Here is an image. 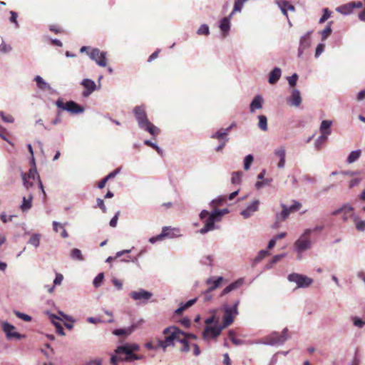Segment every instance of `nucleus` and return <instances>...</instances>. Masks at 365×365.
Segmentation results:
<instances>
[{
    "label": "nucleus",
    "instance_id": "nucleus-1",
    "mask_svg": "<svg viewBox=\"0 0 365 365\" xmlns=\"http://www.w3.org/2000/svg\"><path fill=\"white\" fill-rule=\"evenodd\" d=\"M213 212L214 210L210 212L207 210H202L200 212L199 217L204 223V227L199 230L200 234L205 235L217 228L215 223L220 220L217 214H213Z\"/></svg>",
    "mask_w": 365,
    "mask_h": 365
},
{
    "label": "nucleus",
    "instance_id": "nucleus-2",
    "mask_svg": "<svg viewBox=\"0 0 365 365\" xmlns=\"http://www.w3.org/2000/svg\"><path fill=\"white\" fill-rule=\"evenodd\" d=\"M56 107L63 111H67L72 115H78L84 112L85 108L73 100H69L66 103L61 98L55 101Z\"/></svg>",
    "mask_w": 365,
    "mask_h": 365
},
{
    "label": "nucleus",
    "instance_id": "nucleus-3",
    "mask_svg": "<svg viewBox=\"0 0 365 365\" xmlns=\"http://www.w3.org/2000/svg\"><path fill=\"white\" fill-rule=\"evenodd\" d=\"M240 304V299H236L232 306H230L227 304H225L222 306V309L224 312V314L222 317V325L227 328L230 325H231L234 322V318L235 316L238 314L237 307Z\"/></svg>",
    "mask_w": 365,
    "mask_h": 365
},
{
    "label": "nucleus",
    "instance_id": "nucleus-4",
    "mask_svg": "<svg viewBox=\"0 0 365 365\" xmlns=\"http://www.w3.org/2000/svg\"><path fill=\"white\" fill-rule=\"evenodd\" d=\"M184 331L178 327L175 331H173L168 336H165L164 339L158 341V347H160L165 351L168 346H174L175 342L180 343L182 338Z\"/></svg>",
    "mask_w": 365,
    "mask_h": 365
},
{
    "label": "nucleus",
    "instance_id": "nucleus-5",
    "mask_svg": "<svg viewBox=\"0 0 365 365\" xmlns=\"http://www.w3.org/2000/svg\"><path fill=\"white\" fill-rule=\"evenodd\" d=\"M312 233V230L311 229H306L299 239L295 241L294 250L298 255H301L303 252L311 248L312 241L310 235Z\"/></svg>",
    "mask_w": 365,
    "mask_h": 365
},
{
    "label": "nucleus",
    "instance_id": "nucleus-6",
    "mask_svg": "<svg viewBox=\"0 0 365 365\" xmlns=\"http://www.w3.org/2000/svg\"><path fill=\"white\" fill-rule=\"evenodd\" d=\"M1 329L5 334L6 339L9 341L14 339L21 340L26 338V335L16 331V327L7 321L1 322Z\"/></svg>",
    "mask_w": 365,
    "mask_h": 365
},
{
    "label": "nucleus",
    "instance_id": "nucleus-7",
    "mask_svg": "<svg viewBox=\"0 0 365 365\" xmlns=\"http://www.w3.org/2000/svg\"><path fill=\"white\" fill-rule=\"evenodd\" d=\"M225 329L222 324L206 326L202 333V337L205 341L216 339Z\"/></svg>",
    "mask_w": 365,
    "mask_h": 365
},
{
    "label": "nucleus",
    "instance_id": "nucleus-8",
    "mask_svg": "<svg viewBox=\"0 0 365 365\" xmlns=\"http://www.w3.org/2000/svg\"><path fill=\"white\" fill-rule=\"evenodd\" d=\"M302 207V204L299 202L294 201L292 205L287 207L285 205L282 204V211L276 215V223H279L285 220L291 212L298 211Z\"/></svg>",
    "mask_w": 365,
    "mask_h": 365
},
{
    "label": "nucleus",
    "instance_id": "nucleus-9",
    "mask_svg": "<svg viewBox=\"0 0 365 365\" xmlns=\"http://www.w3.org/2000/svg\"><path fill=\"white\" fill-rule=\"evenodd\" d=\"M87 54L91 60L95 61L98 66L101 67L107 66V52L101 51L98 48H93Z\"/></svg>",
    "mask_w": 365,
    "mask_h": 365
},
{
    "label": "nucleus",
    "instance_id": "nucleus-10",
    "mask_svg": "<svg viewBox=\"0 0 365 365\" xmlns=\"http://www.w3.org/2000/svg\"><path fill=\"white\" fill-rule=\"evenodd\" d=\"M288 279L290 282H294L297 283V287L302 288L309 287L313 282V279L312 278L297 273L290 274L288 276Z\"/></svg>",
    "mask_w": 365,
    "mask_h": 365
},
{
    "label": "nucleus",
    "instance_id": "nucleus-11",
    "mask_svg": "<svg viewBox=\"0 0 365 365\" xmlns=\"http://www.w3.org/2000/svg\"><path fill=\"white\" fill-rule=\"evenodd\" d=\"M133 112L140 128H144L143 125H146V123L150 121L148 118L144 106H135L133 108Z\"/></svg>",
    "mask_w": 365,
    "mask_h": 365
},
{
    "label": "nucleus",
    "instance_id": "nucleus-12",
    "mask_svg": "<svg viewBox=\"0 0 365 365\" xmlns=\"http://www.w3.org/2000/svg\"><path fill=\"white\" fill-rule=\"evenodd\" d=\"M128 345L118 346L116 349L115 350V353L125 354V356L123 359L125 361H133L135 360H140L143 359V356L135 354L133 353V351H128Z\"/></svg>",
    "mask_w": 365,
    "mask_h": 365
},
{
    "label": "nucleus",
    "instance_id": "nucleus-13",
    "mask_svg": "<svg viewBox=\"0 0 365 365\" xmlns=\"http://www.w3.org/2000/svg\"><path fill=\"white\" fill-rule=\"evenodd\" d=\"M287 329L283 330L282 333L274 332L266 337L265 343L270 345L283 344L287 339Z\"/></svg>",
    "mask_w": 365,
    "mask_h": 365
},
{
    "label": "nucleus",
    "instance_id": "nucleus-14",
    "mask_svg": "<svg viewBox=\"0 0 365 365\" xmlns=\"http://www.w3.org/2000/svg\"><path fill=\"white\" fill-rule=\"evenodd\" d=\"M81 85L83 87L84 90L82 92L83 97H88L95 91L98 90L101 84L98 86L96 84L95 81L90 78H84L81 82Z\"/></svg>",
    "mask_w": 365,
    "mask_h": 365
},
{
    "label": "nucleus",
    "instance_id": "nucleus-15",
    "mask_svg": "<svg viewBox=\"0 0 365 365\" xmlns=\"http://www.w3.org/2000/svg\"><path fill=\"white\" fill-rule=\"evenodd\" d=\"M342 215V219L344 222L347 221L349 218L354 215V208L349 204H345L341 207L333 211L331 215L336 216Z\"/></svg>",
    "mask_w": 365,
    "mask_h": 365
},
{
    "label": "nucleus",
    "instance_id": "nucleus-16",
    "mask_svg": "<svg viewBox=\"0 0 365 365\" xmlns=\"http://www.w3.org/2000/svg\"><path fill=\"white\" fill-rule=\"evenodd\" d=\"M153 296V293L144 289H139L138 291H133L130 293V297L136 301L147 302Z\"/></svg>",
    "mask_w": 365,
    "mask_h": 365
},
{
    "label": "nucleus",
    "instance_id": "nucleus-17",
    "mask_svg": "<svg viewBox=\"0 0 365 365\" xmlns=\"http://www.w3.org/2000/svg\"><path fill=\"white\" fill-rule=\"evenodd\" d=\"M46 314L50 319L51 324L55 327L56 333L60 336H65L66 333L63 325L59 322L61 319L49 311H46Z\"/></svg>",
    "mask_w": 365,
    "mask_h": 365
},
{
    "label": "nucleus",
    "instance_id": "nucleus-18",
    "mask_svg": "<svg viewBox=\"0 0 365 365\" xmlns=\"http://www.w3.org/2000/svg\"><path fill=\"white\" fill-rule=\"evenodd\" d=\"M236 125V124L235 123H232V124H230L227 128H220L219 129L217 132H215V133H212L211 135V138H216V139H218L220 140H222V141H225V142H227L228 141V138L227 137L229 132Z\"/></svg>",
    "mask_w": 365,
    "mask_h": 365
},
{
    "label": "nucleus",
    "instance_id": "nucleus-19",
    "mask_svg": "<svg viewBox=\"0 0 365 365\" xmlns=\"http://www.w3.org/2000/svg\"><path fill=\"white\" fill-rule=\"evenodd\" d=\"M137 324L134 323L128 327L116 328L113 330L112 334L116 336L128 337L137 329Z\"/></svg>",
    "mask_w": 365,
    "mask_h": 365
},
{
    "label": "nucleus",
    "instance_id": "nucleus-20",
    "mask_svg": "<svg viewBox=\"0 0 365 365\" xmlns=\"http://www.w3.org/2000/svg\"><path fill=\"white\" fill-rule=\"evenodd\" d=\"M312 32H307L300 38L299 46L298 49V56L301 57L304 50L307 49L311 45V36Z\"/></svg>",
    "mask_w": 365,
    "mask_h": 365
},
{
    "label": "nucleus",
    "instance_id": "nucleus-21",
    "mask_svg": "<svg viewBox=\"0 0 365 365\" xmlns=\"http://www.w3.org/2000/svg\"><path fill=\"white\" fill-rule=\"evenodd\" d=\"M244 282L245 280L243 278H239L237 280L231 282L229 285L223 289L220 296L223 297L230 292L239 289L244 284Z\"/></svg>",
    "mask_w": 365,
    "mask_h": 365
},
{
    "label": "nucleus",
    "instance_id": "nucleus-22",
    "mask_svg": "<svg viewBox=\"0 0 365 365\" xmlns=\"http://www.w3.org/2000/svg\"><path fill=\"white\" fill-rule=\"evenodd\" d=\"M361 7H362V4L361 2H357V3L351 2V3H349V4L342 5L341 6H339L338 8H336V11L342 14L347 15V14H351L353 11L354 9L361 8Z\"/></svg>",
    "mask_w": 365,
    "mask_h": 365
},
{
    "label": "nucleus",
    "instance_id": "nucleus-23",
    "mask_svg": "<svg viewBox=\"0 0 365 365\" xmlns=\"http://www.w3.org/2000/svg\"><path fill=\"white\" fill-rule=\"evenodd\" d=\"M232 15L230 14L227 16L224 17L221 19L219 24V28L222 31V36L224 37L227 36L230 30V19Z\"/></svg>",
    "mask_w": 365,
    "mask_h": 365
},
{
    "label": "nucleus",
    "instance_id": "nucleus-24",
    "mask_svg": "<svg viewBox=\"0 0 365 365\" xmlns=\"http://www.w3.org/2000/svg\"><path fill=\"white\" fill-rule=\"evenodd\" d=\"M197 301V297L191 299L186 302H181L179 304V307L174 311V314L177 316H181L183 312L192 305H194Z\"/></svg>",
    "mask_w": 365,
    "mask_h": 365
},
{
    "label": "nucleus",
    "instance_id": "nucleus-25",
    "mask_svg": "<svg viewBox=\"0 0 365 365\" xmlns=\"http://www.w3.org/2000/svg\"><path fill=\"white\" fill-rule=\"evenodd\" d=\"M163 232L165 234L164 237L168 239H173L177 237L180 236V234H177L175 232H179L180 230L178 228H172L171 227H163L162 229Z\"/></svg>",
    "mask_w": 365,
    "mask_h": 365
},
{
    "label": "nucleus",
    "instance_id": "nucleus-26",
    "mask_svg": "<svg viewBox=\"0 0 365 365\" xmlns=\"http://www.w3.org/2000/svg\"><path fill=\"white\" fill-rule=\"evenodd\" d=\"M32 200H33V195L31 193H30L28 196V197L24 196L22 197V202L20 205V209L23 212H26L29 210H30L32 207Z\"/></svg>",
    "mask_w": 365,
    "mask_h": 365
},
{
    "label": "nucleus",
    "instance_id": "nucleus-27",
    "mask_svg": "<svg viewBox=\"0 0 365 365\" xmlns=\"http://www.w3.org/2000/svg\"><path fill=\"white\" fill-rule=\"evenodd\" d=\"M34 81L36 82L37 87L43 91L51 90V87L41 76L37 75L34 77Z\"/></svg>",
    "mask_w": 365,
    "mask_h": 365
},
{
    "label": "nucleus",
    "instance_id": "nucleus-28",
    "mask_svg": "<svg viewBox=\"0 0 365 365\" xmlns=\"http://www.w3.org/2000/svg\"><path fill=\"white\" fill-rule=\"evenodd\" d=\"M290 104L293 106L297 107L301 104L302 98L300 93L298 90L294 89L292 96L289 98Z\"/></svg>",
    "mask_w": 365,
    "mask_h": 365
},
{
    "label": "nucleus",
    "instance_id": "nucleus-29",
    "mask_svg": "<svg viewBox=\"0 0 365 365\" xmlns=\"http://www.w3.org/2000/svg\"><path fill=\"white\" fill-rule=\"evenodd\" d=\"M276 3L286 16H287V10L294 11V6L285 0H277Z\"/></svg>",
    "mask_w": 365,
    "mask_h": 365
},
{
    "label": "nucleus",
    "instance_id": "nucleus-30",
    "mask_svg": "<svg viewBox=\"0 0 365 365\" xmlns=\"http://www.w3.org/2000/svg\"><path fill=\"white\" fill-rule=\"evenodd\" d=\"M281 75H282L281 69L277 67L274 68L269 73V83L270 84L276 83L280 78Z\"/></svg>",
    "mask_w": 365,
    "mask_h": 365
},
{
    "label": "nucleus",
    "instance_id": "nucleus-31",
    "mask_svg": "<svg viewBox=\"0 0 365 365\" xmlns=\"http://www.w3.org/2000/svg\"><path fill=\"white\" fill-rule=\"evenodd\" d=\"M143 127L144 128H141L140 129L148 132L151 135L155 136L160 133V129L153 125L150 121H148Z\"/></svg>",
    "mask_w": 365,
    "mask_h": 365
},
{
    "label": "nucleus",
    "instance_id": "nucleus-32",
    "mask_svg": "<svg viewBox=\"0 0 365 365\" xmlns=\"http://www.w3.org/2000/svg\"><path fill=\"white\" fill-rule=\"evenodd\" d=\"M223 280H224V278L222 276H219L217 277H210L208 279H207L206 284L212 285V286H215V287H216V289H217L220 286V284Z\"/></svg>",
    "mask_w": 365,
    "mask_h": 365
},
{
    "label": "nucleus",
    "instance_id": "nucleus-33",
    "mask_svg": "<svg viewBox=\"0 0 365 365\" xmlns=\"http://www.w3.org/2000/svg\"><path fill=\"white\" fill-rule=\"evenodd\" d=\"M275 155L279 158V162L278 163V168H284L285 164V150L284 148H279L275 150Z\"/></svg>",
    "mask_w": 365,
    "mask_h": 365
},
{
    "label": "nucleus",
    "instance_id": "nucleus-34",
    "mask_svg": "<svg viewBox=\"0 0 365 365\" xmlns=\"http://www.w3.org/2000/svg\"><path fill=\"white\" fill-rule=\"evenodd\" d=\"M243 172L241 170L232 173L231 183L232 185H240L242 181Z\"/></svg>",
    "mask_w": 365,
    "mask_h": 365
},
{
    "label": "nucleus",
    "instance_id": "nucleus-35",
    "mask_svg": "<svg viewBox=\"0 0 365 365\" xmlns=\"http://www.w3.org/2000/svg\"><path fill=\"white\" fill-rule=\"evenodd\" d=\"M41 235L38 233L33 234L28 241V244L34 246V247H38L40 245Z\"/></svg>",
    "mask_w": 365,
    "mask_h": 365
},
{
    "label": "nucleus",
    "instance_id": "nucleus-36",
    "mask_svg": "<svg viewBox=\"0 0 365 365\" xmlns=\"http://www.w3.org/2000/svg\"><path fill=\"white\" fill-rule=\"evenodd\" d=\"M265 172L263 170L258 175V181L255 183V187L257 189H260L264 185H268L269 183V181L268 180H264Z\"/></svg>",
    "mask_w": 365,
    "mask_h": 365
},
{
    "label": "nucleus",
    "instance_id": "nucleus-37",
    "mask_svg": "<svg viewBox=\"0 0 365 365\" xmlns=\"http://www.w3.org/2000/svg\"><path fill=\"white\" fill-rule=\"evenodd\" d=\"M259 122L257 123V126L262 131L267 130V118L264 115H260L258 116Z\"/></svg>",
    "mask_w": 365,
    "mask_h": 365
},
{
    "label": "nucleus",
    "instance_id": "nucleus-38",
    "mask_svg": "<svg viewBox=\"0 0 365 365\" xmlns=\"http://www.w3.org/2000/svg\"><path fill=\"white\" fill-rule=\"evenodd\" d=\"M71 257L74 260L83 261L84 258L81 251L78 248H73L71 251Z\"/></svg>",
    "mask_w": 365,
    "mask_h": 365
},
{
    "label": "nucleus",
    "instance_id": "nucleus-39",
    "mask_svg": "<svg viewBox=\"0 0 365 365\" xmlns=\"http://www.w3.org/2000/svg\"><path fill=\"white\" fill-rule=\"evenodd\" d=\"M331 125V121L327 120H323L322 122L321 126H320L321 133L330 134L331 133V130H330Z\"/></svg>",
    "mask_w": 365,
    "mask_h": 365
},
{
    "label": "nucleus",
    "instance_id": "nucleus-40",
    "mask_svg": "<svg viewBox=\"0 0 365 365\" xmlns=\"http://www.w3.org/2000/svg\"><path fill=\"white\" fill-rule=\"evenodd\" d=\"M20 172H21V177L23 182V185L26 188L29 189L30 187H32L34 186V183L32 182H30L28 180L27 174L24 172H23L19 168Z\"/></svg>",
    "mask_w": 365,
    "mask_h": 365
},
{
    "label": "nucleus",
    "instance_id": "nucleus-41",
    "mask_svg": "<svg viewBox=\"0 0 365 365\" xmlns=\"http://www.w3.org/2000/svg\"><path fill=\"white\" fill-rule=\"evenodd\" d=\"M361 153V152L360 150L351 151L347 158V162L349 163H352L355 162L356 160L359 158Z\"/></svg>",
    "mask_w": 365,
    "mask_h": 365
},
{
    "label": "nucleus",
    "instance_id": "nucleus-42",
    "mask_svg": "<svg viewBox=\"0 0 365 365\" xmlns=\"http://www.w3.org/2000/svg\"><path fill=\"white\" fill-rule=\"evenodd\" d=\"M105 275L103 272L98 273L96 277L93 279V284L96 288H98L101 286L103 279H104Z\"/></svg>",
    "mask_w": 365,
    "mask_h": 365
},
{
    "label": "nucleus",
    "instance_id": "nucleus-43",
    "mask_svg": "<svg viewBox=\"0 0 365 365\" xmlns=\"http://www.w3.org/2000/svg\"><path fill=\"white\" fill-rule=\"evenodd\" d=\"M263 98L260 96H256L252 99V110L255 108L259 109L262 108Z\"/></svg>",
    "mask_w": 365,
    "mask_h": 365
},
{
    "label": "nucleus",
    "instance_id": "nucleus-44",
    "mask_svg": "<svg viewBox=\"0 0 365 365\" xmlns=\"http://www.w3.org/2000/svg\"><path fill=\"white\" fill-rule=\"evenodd\" d=\"M14 313L19 319H20L24 322H29L32 320V317L26 313L21 312L17 310H15L14 312Z\"/></svg>",
    "mask_w": 365,
    "mask_h": 365
},
{
    "label": "nucleus",
    "instance_id": "nucleus-45",
    "mask_svg": "<svg viewBox=\"0 0 365 365\" xmlns=\"http://www.w3.org/2000/svg\"><path fill=\"white\" fill-rule=\"evenodd\" d=\"M213 257L212 255H207V256H205L203 257L201 260H200V263L202 264V265H207L209 266L211 269L213 267Z\"/></svg>",
    "mask_w": 365,
    "mask_h": 365
},
{
    "label": "nucleus",
    "instance_id": "nucleus-46",
    "mask_svg": "<svg viewBox=\"0 0 365 365\" xmlns=\"http://www.w3.org/2000/svg\"><path fill=\"white\" fill-rule=\"evenodd\" d=\"M198 35L208 36L210 34V28L206 24H202L197 31Z\"/></svg>",
    "mask_w": 365,
    "mask_h": 365
},
{
    "label": "nucleus",
    "instance_id": "nucleus-47",
    "mask_svg": "<svg viewBox=\"0 0 365 365\" xmlns=\"http://www.w3.org/2000/svg\"><path fill=\"white\" fill-rule=\"evenodd\" d=\"M332 24V21H330L327 26L322 31L321 34H322V39L324 41L325 39H327L329 35L331 34V24Z\"/></svg>",
    "mask_w": 365,
    "mask_h": 365
},
{
    "label": "nucleus",
    "instance_id": "nucleus-48",
    "mask_svg": "<svg viewBox=\"0 0 365 365\" xmlns=\"http://www.w3.org/2000/svg\"><path fill=\"white\" fill-rule=\"evenodd\" d=\"M164 235L165 234L163 232V231H161L159 235L150 237L148 239V242L151 244H155L157 242L163 241L165 239Z\"/></svg>",
    "mask_w": 365,
    "mask_h": 365
},
{
    "label": "nucleus",
    "instance_id": "nucleus-49",
    "mask_svg": "<svg viewBox=\"0 0 365 365\" xmlns=\"http://www.w3.org/2000/svg\"><path fill=\"white\" fill-rule=\"evenodd\" d=\"M225 197L220 195L210 201V206L215 207L217 205H220L225 202Z\"/></svg>",
    "mask_w": 365,
    "mask_h": 365
},
{
    "label": "nucleus",
    "instance_id": "nucleus-50",
    "mask_svg": "<svg viewBox=\"0 0 365 365\" xmlns=\"http://www.w3.org/2000/svg\"><path fill=\"white\" fill-rule=\"evenodd\" d=\"M230 212V210L228 208H224V209H218V208H215L214 209V212L213 214H217L218 218L220 219V220L221 221L222 220V217L229 213Z\"/></svg>",
    "mask_w": 365,
    "mask_h": 365
},
{
    "label": "nucleus",
    "instance_id": "nucleus-51",
    "mask_svg": "<svg viewBox=\"0 0 365 365\" xmlns=\"http://www.w3.org/2000/svg\"><path fill=\"white\" fill-rule=\"evenodd\" d=\"M284 255H277L274 256L270 262L266 264L267 269H270L272 267L273 264L279 262L281 259L284 257Z\"/></svg>",
    "mask_w": 365,
    "mask_h": 365
},
{
    "label": "nucleus",
    "instance_id": "nucleus-52",
    "mask_svg": "<svg viewBox=\"0 0 365 365\" xmlns=\"http://www.w3.org/2000/svg\"><path fill=\"white\" fill-rule=\"evenodd\" d=\"M205 323L208 325H220L218 324V319L215 314L210 316L205 320Z\"/></svg>",
    "mask_w": 365,
    "mask_h": 365
},
{
    "label": "nucleus",
    "instance_id": "nucleus-53",
    "mask_svg": "<svg viewBox=\"0 0 365 365\" xmlns=\"http://www.w3.org/2000/svg\"><path fill=\"white\" fill-rule=\"evenodd\" d=\"M17 18H18V14L16 11H11L9 21L11 23H12L15 25L16 28L19 27V24L18 23Z\"/></svg>",
    "mask_w": 365,
    "mask_h": 365
},
{
    "label": "nucleus",
    "instance_id": "nucleus-54",
    "mask_svg": "<svg viewBox=\"0 0 365 365\" xmlns=\"http://www.w3.org/2000/svg\"><path fill=\"white\" fill-rule=\"evenodd\" d=\"M26 174H27L28 178H31L33 180H37V181L41 179L40 175L37 172L36 168L35 171H33L32 168L31 167V168L29 169V173H26Z\"/></svg>",
    "mask_w": 365,
    "mask_h": 365
},
{
    "label": "nucleus",
    "instance_id": "nucleus-55",
    "mask_svg": "<svg viewBox=\"0 0 365 365\" xmlns=\"http://www.w3.org/2000/svg\"><path fill=\"white\" fill-rule=\"evenodd\" d=\"M243 4L238 0H236L234 4L233 9L231 12V15H233L236 12H240L243 8Z\"/></svg>",
    "mask_w": 365,
    "mask_h": 365
},
{
    "label": "nucleus",
    "instance_id": "nucleus-56",
    "mask_svg": "<svg viewBox=\"0 0 365 365\" xmlns=\"http://www.w3.org/2000/svg\"><path fill=\"white\" fill-rule=\"evenodd\" d=\"M180 344H182V348L180 349V351L182 352H188L190 349V342L187 340V339L182 338V341Z\"/></svg>",
    "mask_w": 365,
    "mask_h": 365
},
{
    "label": "nucleus",
    "instance_id": "nucleus-57",
    "mask_svg": "<svg viewBox=\"0 0 365 365\" xmlns=\"http://www.w3.org/2000/svg\"><path fill=\"white\" fill-rule=\"evenodd\" d=\"M269 254V252L267 251V250H261L258 255L254 259V262L255 263H258L262 259H264V257H266L267 256H268Z\"/></svg>",
    "mask_w": 365,
    "mask_h": 365
},
{
    "label": "nucleus",
    "instance_id": "nucleus-58",
    "mask_svg": "<svg viewBox=\"0 0 365 365\" xmlns=\"http://www.w3.org/2000/svg\"><path fill=\"white\" fill-rule=\"evenodd\" d=\"M323 12L324 14L319 19V24L324 23L331 16V11L327 8L324 9Z\"/></svg>",
    "mask_w": 365,
    "mask_h": 365
},
{
    "label": "nucleus",
    "instance_id": "nucleus-59",
    "mask_svg": "<svg viewBox=\"0 0 365 365\" xmlns=\"http://www.w3.org/2000/svg\"><path fill=\"white\" fill-rule=\"evenodd\" d=\"M0 117L1 118L2 120L5 123H14V118L13 116L9 115H6L4 112L0 111Z\"/></svg>",
    "mask_w": 365,
    "mask_h": 365
},
{
    "label": "nucleus",
    "instance_id": "nucleus-60",
    "mask_svg": "<svg viewBox=\"0 0 365 365\" xmlns=\"http://www.w3.org/2000/svg\"><path fill=\"white\" fill-rule=\"evenodd\" d=\"M244 218L247 219L251 216V203L247 205L246 208L240 212Z\"/></svg>",
    "mask_w": 365,
    "mask_h": 365
},
{
    "label": "nucleus",
    "instance_id": "nucleus-61",
    "mask_svg": "<svg viewBox=\"0 0 365 365\" xmlns=\"http://www.w3.org/2000/svg\"><path fill=\"white\" fill-rule=\"evenodd\" d=\"M251 167V153L247 155L244 159V169L247 170Z\"/></svg>",
    "mask_w": 365,
    "mask_h": 365
},
{
    "label": "nucleus",
    "instance_id": "nucleus-62",
    "mask_svg": "<svg viewBox=\"0 0 365 365\" xmlns=\"http://www.w3.org/2000/svg\"><path fill=\"white\" fill-rule=\"evenodd\" d=\"M180 324L186 329H189L191 327V321L187 317L180 319Z\"/></svg>",
    "mask_w": 365,
    "mask_h": 365
},
{
    "label": "nucleus",
    "instance_id": "nucleus-63",
    "mask_svg": "<svg viewBox=\"0 0 365 365\" xmlns=\"http://www.w3.org/2000/svg\"><path fill=\"white\" fill-rule=\"evenodd\" d=\"M63 279V276L61 273L56 272L55 279L53 280L54 286L61 285Z\"/></svg>",
    "mask_w": 365,
    "mask_h": 365
},
{
    "label": "nucleus",
    "instance_id": "nucleus-64",
    "mask_svg": "<svg viewBox=\"0 0 365 365\" xmlns=\"http://www.w3.org/2000/svg\"><path fill=\"white\" fill-rule=\"evenodd\" d=\"M118 354H113L110 356V364L112 365H118L120 361H123V359H120L118 356Z\"/></svg>",
    "mask_w": 365,
    "mask_h": 365
}]
</instances>
